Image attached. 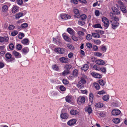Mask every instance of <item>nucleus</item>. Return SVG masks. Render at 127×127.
<instances>
[{
    "label": "nucleus",
    "mask_w": 127,
    "mask_h": 127,
    "mask_svg": "<svg viewBox=\"0 0 127 127\" xmlns=\"http://www.w3.org/2000/svg\"><path fill=\"white\" fill-rule=\"evenodd\" d=\"M86 81L84 79L81 78V80L79 81L77 84V87L79 89H81L83 88L85 84L86 83Z\"/></svg>",
    "instance_id": "1"
},
{
    "label": "nucleus",
    "mask_w": 127,
    "mask_h": 127,
    "mask_svg": "<svg viewBox=\"0 0 127 127\" xmlns=\"http://www.w3.org/2000/svg\"><path fill=\"white\" fill-rule=\"evenodd\" d=\"M102 21L104 23V26L105 27V29H107L109 25V21L108 19L106 17H104L102 18Z\"/></svg>",
    "instance_id": "2"
},
{
    "label": "nucleus",
    "mask_w": 127,
    "mask_h": 127,
    "mask_svg": "<svg viewBox=\"0 0 127 127\" xmlns=\"http://www.w3.org/2000/svg\"><path fill=\"white\" fill-rule=\"evenodd\" d=\"M85 101V97L83 96H80L77 99V102L79 104H81L84 103Z\"/></svg>",
    "instance_id": "3"
},
{
    "label": "nucleus",
    "mask_w": 127,
    "mask_h": 127,
    "mask_svg": "<svg viewBox=\"0 0 127 127\" xmlns=\"http://www.w3.org/2000/svg\"><path fill=\"white\" fill-rule=\"evenodd\" d=\"M54 50L56 52L59 54H63L65 52V49L60 48H57L55 49Z\"/></svg>",
    "instance_id": "4"
},
{
    "label": "nucleus",
    "mask_w": 127,
    "mask_h": 127,
    "mask_svg": "<svg viewBox=\"0 0 127 127\" xmlns=\"http://www.w3.org/2000/svg\"><path fill=\"white\" fill-rule=\"evenodd\" d=\"M121 113V111L117 109H114L112 111V114L114 116H117L119 115Z\"/></svg>",
    "instance_id": "5"
},
{
    "label": "nucleus",
    "mask_w": 127,
    "mask_h": 127,
    "mask_svg": "<svg viewBox=\"0 0 127 127\" xmlns=\"http://www.w3.org/2000/svg\"><path fill=\"white\" fill-rule=\"evenodd\" d=\"M73 11L75 14L74 17L76 18H79L80 16V15L79 13L78 10L77 9H75Z\"/></svg>",
    "instance_id": "6"
},
{
    "label": "nucleus",
    "mask_w": 127,
    "mask_h": 127,
    "mask_svg": "<svg viewBox=\"0 0 127 127\" xmlns=\"http://www.w3.org/2000/svg\"><path fill=\"white\" fill-rule=\"evenodd\" d=\"M110 22L111 23L112 28L114 29L116 28L119 25V23L117 21H113L111 20Z\"/></svg>",
    "instance_id": "7"
},
{
    "label": "nucleus",
    "mask_w": 127,
    "mask_h": 127,
    "mask_svg": "<svg viewBox=\"0 0 127 127\" xmlns=\"http://www.w3.org/2000/svg\"><path fill=\"white\" fill-rule=\"evenodd\" d=\"M48 95L51 96H54L58 94V92L54 90H51L48 92Z\"/></svg>",
    "instance_id": "8"
},
{
    "label": "nucleus",
    "mask_w": 127,
    "mask_h": 127,
    "mask_svg": "<svg viewBox=\"0 0 127 127\" xmlns=\"http://www.w3.org/2000/svg\"><path fill=\"white\" fill-rule=\"evenodd\" d=\"M69 60L68 58L64 57H62L59 59V60L60 62L63 63H68L69 62Z\"/></svg>",
    "instance_id": "9"
},
{
    "label": "nucleus",
    "mask_w": 127,
    "mask_h": 127,
    "mask_svg": "<svg viewBox=\"0 0 127 127\" xmlns=\"http://www.w3.org/2000/svg\"><path fill=\"white\" fill-rule=\"evenodd\" d=\"M9 39V38L7 36H5L3 37H0V42L2 43L3 42H7Z\"/></svg>",
    "instance_id": "10"
},
{
    "label": "nucleus",
    "mask_w": 127,
    "mask_h": 127,
    "mask_svg": "<svg viewBox=\"0 0 127 127\" xmlns=\"http://www.w3.org/2000/svg\"><path fill=\"white\" fill-rule=\"evenodd\" d=\"M60 17L62 19L66 20L70 19L71 16L66 14H62L60 15Z\"/></svg>",
    "instance_id": "11"
},
{
    "label": "nucleus",
    "mask_w": 127,
    "mask_h": 127,
    "mask_svg": "<svg viewBox=\"0 0 127 127\" xmlns=\"http://www.w3.org/2000/svg\"><path fill=\"white\" fill-rule=\"evenodd\" d=\"M95 63L99 65H103L105 64V62L101 59H98L95 61Z\"/></svg>",
    "instance_id": "12"
},
{
    "label": "nucleus",
    "mask_w": 127,
    "mask_h": 127,
    "mask_svg": "<svg viewBox=\"0 0 127 127\" xmlns=\"http://www.w3.org/2000/svg\"><path fill=\"white\" fill-rule=\"evenodd\" d=\"M76 121L75 119H72L69 121L67 123V124L68 125L71 126L75 124Z\"/></svg>",
    "instance_id": "13"
},
{
    "label": "nucleus",
    "mask_w": 127,
    "mask_h": 127,
    "mask_svg": "<svg viewBox=\"0 0 127 127\" xmlns=\"http://www.w3.org/2000/svg\"><path fill=\"white\" fill-rule=\"evenodd\" d=\"M70 113L71 114L74 116H77L79 114V112L75 110H71Z\"/></svg>",
    "instance_id": "14"
},
{
    "label": "nucleus",
    "mask_w": 127,
    "mask_h": 127,
    "mask_svg": "<svg viewBox=\"0 0 127 127\" xmlns=\"http://www.w3.org/2000/svg\"><path fill=\"white\" fill-rule=\"evenodd\" d=\"M92 75L95 78H100L101 77V75L95 72H92L91 73Z\"/></svg>",
    "instance_id": "15"
},
{
    "label": "nucleus",
    "mask_w": 127,
    "mask_h": 127,
    "mask_svg": "<svg viewBox=\"0 0 127 127\" xmlns=\"http://www.w3.org/2000/svg\"><path fill=\"white\" fill-rule=\"evenodd\" d=\"M12 53L17 58H20L21 57V54L15 50L12 52Z\"/></svg>",
    "instance_id": "16"
},
{
    "label": "nucleus",
    "mask_w": 127,
    "mask_h": 127,
    "mask_svg": "<svg viewBox=\"0 0 127 127\" xmlns=\"http://www.w3.org/2000/svg\"><path fill=\"white\" fill-rule=\"evenodd\" d=\"M67 32L71 36L75 34V32L74 30L70 28H68L67 30Z\"/></svg>",
    "instance_id": "17"
},
{
    "label": "nucleus",
    "mask_w": 127,
    "mask_h": 127,
    "mask_svg": "<svg viewBox=\"0 0 127 127\" xmlns=\"http://www.w3.org/2000/svg\"><path fill=\"white\" fill-rule=\"evenodd\" d=\"M8 10V7L6 5H4L2 8V11L4 12H7Z\"/></svg>",
    "instance_id": "18"
},
{
    "label": "nucleus",
    "mask_w": 127,
    "mask_h": 127,
    "mask_svg": "<svg viewBox=\"0 0 127 127\" xmlns=\"http://www.w3.org/2000/svg\"><path fill=\"white\" fill-rule=\"evenodd\" d=\"M61 118L63 119H67L68 117V114L65 113H63L61 115Z\"/></svg>",
    "instance_id": "19"
},
{
    "label": "nucleus",
    "mask_w": 127,
    "mask_h": 127,
    "mask_svg": "<svg viewBox=\"0 0 127 127\" xmlns=\"http://www.w3.org/2000/svg\"><path fill=\"white\" fill-rule=\"evenodd\" d=\"M120 7L121 11L123 13H127V9L125 5L122 6Z\"/></svg>",
    "instance_id": "20"
},
{
    "label": "nucleus",
    "mask_w": 127,
    "mask_h": 127,
    "mask_svg": "<svg viewBox=\"0 0 127 127\" xmlns=\"http://www.w3.org/2000/svg\"><path fill=\"white\" fill-rule=\"evenodd\" d=\"M63 38L64 40L68 42H70V41L71 40V39L67 36L66 35H64L63 36Z\"/></svg>",
    "instance_id": "21"
},
{
    "label": "nucleus",
    "mask_w": 127,
    "mask_h": 127,
    "mask_svg": "<svg viewBox=\"0 0 127 127\" xmlns=\"http://www.w3.org/2000/svg\"><path fill=\"white\" fill-rule=\"evenodd\" d=\"M103 104L100 102L97 103H96L95 105V107L101 108L103 106Z\"/></svg>",
    "instance_id": "22"
},
{
    "label": "nucleus",
    "mask_w": 127,
    "mask_h": 127,
    "mask_svg": "<svg viewBox=\"0 0 127 127\" xmlns=\"http://www.w3.org/2000/svg\"><path fill=\"white\" fill-rule=\"evenodd\" d=\"M66 101L69 103H71L72 100V98L71 96H67L65 97Z\"/></svg>",
    "instance_id": "23"
},
{
    "label": "nucleus",
    "mask_w": 127,
    "mask_h": 127,
    "mask_svg": "<svg viewBox=\"0 0 127 127\" xmlns=\"http://www.w3.org/2000/svg\"><path fill=\"white\" fill-rule=\"evenodd\" d=\"M89 67V66L87 64H85L83 66L81 67V68L85 71H86L88 70Z\"/></svg>",
    "instance_id": "24"
},
{
    "label": "nucleus",
    "mask_w": 127,
    "mask_h": 127,
    "mask_svg": "<svg viewBox=\"0 0 127 127\" xmlns=\"http://www.w3.org/2000/svg\"><path fill=\"white\" fill-rule=\"evenodd\" d=\"M19 8L16 6H14L12 10L13 13L16 12L18 11V9Z\"/></svg>",
    "instance_id": "25"
},
{
    "label": "nucleus",
    "mask_w": 127,
    "mask_h": 127,
    "mask_svg": "<svg viewBox=\"0 0 127 127\" xmlns=\"http://www.w3.org/2000/svg\"><path fill=\"white\" fill-rule=\"evenodd\" d=\"M92 35L93 37L96 38H98L100 37L99 35L97 33H92Z\"/></svg>",
    "instance_id": "26"
},
{
    "label": "nucleus",
    "mask_w": 127,
    "mask_h": 127,
    "mask_svg": "<svg viewBox=\"0 0 127 127\" xmlns=\"http://www.w3.org/2000/svg\"><path fill=\"white\" fill-rule=\"evenodd\" d=\"M85 21L84 20H83L82 19H79L78 21V24L79 25L81 26L84 25L85 23Z\"/></svg>",
    "instance_id": "27"
},
{
    "label": "nucleus",
    "mask_w": 127,
    "mask_h": 127,
    "mask_svg": "<svg viewBox=\"0 0 127 127\" xmlns=\"http://www.w3.org/2000/svg\"><path fill=\"white\" fill-rule=\"evenodd\" d=\"M112 105L115 107H120L121 106L120 103L119 102H116L115 103H112Z\"/></svg>",
    "instance_id": "28"
},
{
    "label": "nucleus",
    "mask_w": 127,
    "mask_h": 127,
    "mask_svg": "<svg viewBox=\"0 0 127 127\" xmlns=\"http://www.w3.org/2000/svg\"><path fill=\"white\" fill-rule=\"evenodd\" d=\"M21 42L23 44L27 45V43H29V40L28 39H24L22 40Z\"/></svg>",
    "instance_id": "29"
},
{
    "label": "nucleus",
    "mask_w": 127,
    "mask_h": 127,
    "mask_svg": "<svg viewBox=\"0 0 127 127\" xmlns=\"http://www.w3.org/2000/svg\"><path fill=\"white\" fill-rule=\"evenodd\" d=\"M69 73V70L66 69L65 70H64V71L62 73V75L63 76H65Z\"/></svg>",
    "instance_id": "30"
},
{
    "label": "nucleus",
    "mask_w": 127,
    "mask_h": 127,
    "mask_svg": "<svg viewBox=\"0 0 127 127\" xmlns=\"http://www.w3.org/2000/svg\"><path fill=\"white\" fill-rule=\"evenodd\" d=\"M53 69L56 71H58L59 69V67L56 64H54L52 66Z\"/></svg>",
    "instance_id": "31"
},
{
    "label": "nucleus",
    "mask_w": 127,
    "mask_h": 127,
    "mask_svg": "<svg viewBox=\"0 0 127 127\" xmlns=\"http://www.w3.org/2000/svg\"><path fill=\"white\" fill-rule=\"evenodd\" d=\"M28 26V24L26 23H24L21 25V28L23 29H26L27 28Z\"/></svg>",
    "instance_id": "32"
},
{
    "label": "nucleus",
    "mask_w": 127,
    "mask_h": 127,
    "mask_svg": "<svg viewBox=\"0 0 127 127\" xmlns=\"http://www.w3.org/2000/svg\"><path fill=\"white\" fill-rule=\"evenodd\" d=\"M23 15V13L21 12H19L15 15V17L16 18H19Z\"/></svg>",
    "instance_id": "33"
},
{
    "label": "nucleus",
    "mask_w": 127,
    "mask_h": 127,
    "mask_svg": "<svg viewBox=\"0 0 127 127\" xmlns=\"http://www.w3.org/2000/svg\"><path fill=\"white\" fill-rule=\"evenodd\" d=\"M94 86L95 88L97 90H99L100 88V87L98 83H95L94 84Z\"/></svg>",
    "instance_id": "34"
},
{
    "label": "nucleus",
    "mask_w": 127,
    "mask_h": 127,
    "mask_svg": "<svg viewBox=\"0 0 127 127\" xmlns=\"http://www.w3.org/2000/svg\"><path fill=\"white\" fill-rule=\"evenodd\" d=\"M78 72L77 70L75 69L73 71L72 74L74 76H77L78 74Z\"/></svg>",
    "instance_id": "35"
},
{
    "label": "nucleus",
    "mask_w": 127,
    "mask_h": 127,
    "mask_svg": "<svg viewBox=\"0 0 127 127\" xmlns=\"http://www.w3.org/2000/svg\"><path fill=\"white\" fill-rule=\"evenodd\" d=\"M98 82L99 84L102 86H103L106 83L105 81L102 79H100L98 80Z\"/></svg>",
    "instance_id": "36"
},
{
    "label": "nucleus",
    "mask_w": 127,
    "mask_h": 127,
    "mask_svg": "<svg viewBox=\"0 0 127 127\" xmlns=\"http://www.w3.org/2000/svg\"><path fill=\"white\" fill-rule=\"evenodd\" d=\"M79 18H80V19L85 21L86 19L87 18V16L83 14L82 15H80V16Z\"/></svg>",
    "instance_id": "37"
},
{
    "label": "nucleus",
    "mask_w": 127,
    "mask_h": 127,
    "mask_svg": "<svg viewBox=\"0 0 127 127\" xmlns=\"http://www.w3.org/2000/svg\"><path fill=\"white\" fill-rule=\"evenodd\" d=\"M92 38V35L90 34H87L86 36V39L88 40H90Z\"/></svg>",
    "instance_id": "38"
},
{
    "label": "nucleus",
    "mask_w": 127,
    "mask_h": 127,
    "mask_svg": "<svg viewBox=\"0 0 127 127\" xmlns=\"http://www.w3.org/2000/svg\"><path fill=\"white\" fill-rule=\"evenodd\" d=\"M109 98V96L108 95H105L103 96L102 99L104 101H107Z\"/></svg>",
    "instance_id": "39"
},
{
    "label": "nucleus",
    "mask_w": 127,
    "mask_h": 127,
    "mask_svg": "<svg viewBox=\"0 0 127 127\" xmlns=\"http://www.w3.org/2000/svg\"><path fill=\"white\" fill-rule=\"evenodd\" d=\"M93 97L94 96L93 94L91 93H90L89 94V98L91 101L92 102L93 101Z\"/></svg>",
    "instance_id": "40"
},
{
    "label": "nucleus",
    "mask_w": 127,
    "mask_h": 127,
    "mask_svg": "<svg viewBox=\"0 0 127 127\" xmlns=\"http://www.w3.org/2000/svg\"><path fill=\"white\" fill-rule=\"evenodd\" d=\"M110 21L111 20L112 21V20H113V18L115 16V14L111 12L110 13Z\"/></svg>",
    "instance_id": "41"
},
{
    "label": "nucleus",
    "mask_w": 127,
    "mask_h": 127,
    "mask_svg": "<svg viewBox=\"0 0 127 127\" xmlns=\"http://www.w3.org/2000/svg\"><path fill=\"white\" fill-rule=\"evenodd\" d=\"M113 121L114 123L116 124H117L119 123V122L120 121V120L119 119L116 118L114 119H113Z\"/></svg>",
    "instance_id": "42"
},
{
    "label": "nucleus",
    "mask_w": 127,
    "mask_h": 127,
    "mask_svg": "<svg viewBox=\"0 0 127 127\" xmlns=\"http://www.w3.org/2000/svg\"><path fill=\"white\" fill-rule=\"evenodd\" d=\"M28 62L27 60L23 61L21 63V64L23 66L26 65L28 64Z\"/></svg>",
    "instance_id": "43"
},
{
    "label": "nucleus",
    "mask_w": 127,
    "mask_h": 127,
    "mask_svg": "<svg viewBox=\"0 0 127 127\" xmlns=\"http://www.w3.org/2000/svg\"><path fill=\"white\" fill-rule=\"evenodd\" d=\"M5 56L6 58L9 59L11 58L12 55L10 53H7L5 54Z\"/></svg>",
    "instance_id": "44"
},
{
    "label": "nucleus",
    "mask_w": 127,
    "mask_h": 127,
    "mask_svg": "<svg viewBox=\"0 0 127 127\" xmlns=\"http://www.w3.org/2000/svg\"><path fill=\"white\" fill-rule=\"evenodd\" d=\"M71 38L74 41H78V39L75 36V34H73V35H72L71 36Z\"/></svg>",
    "instance_id": "45"
},
{
    "label": "nucleus",
    "mask_w": 127,
    "mask_h": 127,
    "mask_svg": "<svg viewBox=\"0 0 127 127\" xmlns=\"http://www.w3.org/2000/svg\"><path fill=\"white\" fill-rule=\"evenodd\" d=\"M100 69L102 72L104 73H105L106 72V70L105 67H102L100 68Z\"/></svg>",
    "instance_id": "46"
},
{
    "label": "nucleus",
    "mask_w": 127,
    "mask_h": 127,
    "mask_svg": "<svg viewBox=\"0 0 127 127\" xmlns=\"http://www.w3.org/2000/svg\"><path fill=\"white\" fill-rule=\"evenodd\" d=\"M18 33V32L17 31H15L12 32L11 33L12 36H14L17 34Z\"/></svg>",
    "instance_id": "47"
},
{
    "label": "nucleus",
    "mask_w": 127,
    "mask_h": 127,
    "mask_svg": "<svg viewBox=\"0 0 127 127\" xmlns=\"http://www.w3.org/2000/svg\"><path fill=\"white\" fill-rule=\"evenodd\" d=\"M94 42L95 44L98 45H99L101 43V41L99 39H96L94 40Z\"/></svg>",
    "instance_id": "48"
},
{
    "label": "nucleus",
    "mask_w": 127,
    "mask_h": 127,
    "mask_svg": "<svg viewBox=\"0 0 127 127\" xmlns=\"http://www.w3.org/2000/svg\"><path fill=\"white\" fill-rule=\"evenodd\" d=\"M60 89L61 91H65L66 90V88L63 85L60 86Z\"/></svg>",
    "instance_id": "49"
},
{
    "label": "nucleus",
    "mask_w": 127,
    "mask_h": 127,
    "mask_svg": "<svg viewBox=\"0 0 127 127\" xmlns=\"http://www.w3.org/2000/svg\"><path fill=\"white\" fill-rule=\"evenodd\" d=\"M87 111L89 114L91 113L92 111V108L91 107L89 106L87 109Z\"/></svg>",
    "instance_id": "50"
},
{
    "label": "nucleus",
    "mask_w": 127,
    "mask_h": 127,
    "mask_svg": "<svg viewBox=\"0 0 127 127\" xmlns=\"http://www.w3.org/2000/svg\"><path fill=\"white\" fill-rule=\"evenodd\" d=\"M94 27L95 28H100L101 29H102V28L101 26L100 25L98 24H97L95 25H94Z\"/></svg>",
    "instance_id": "51"
},
{
    "label": "nucleus",
    "mask_w": 127,
    "mask_h": 127,
    "mask_svg": "<svg viewBox=\"0 0 127 127\" xmlns=\"http://www.w3.org/2000/svg\"><path fill=\"white\" fill-rule=\"evenodd\" d=\"M22 51L24 53H27L29 51V50L28 48L26 47L23 48Z\"/></svg>",
    "instance_id": "52"
},
{
    "label": "nucleus",
    "mask_w": 127,
    "mask_h": 127,
    "mask_svg": "<svg viewBox=\"0 0 127 127\" xmlns=\"http://www.w3.org/2000/svg\"><path fill=\"white\" fill-rule=\"evenodd\" d=\"M63 83L65 85H67L69 83V81L66 79H64L63 80Z\"/></svg>",
    "instance_id": "53"
},
{
    "label": "nucleus",
    "mask_w": 127,
    "mask_h": 127,
    "mask_svg": "<svg viewBox=\"0 0 127 127\" xmlns=\"http://www.w3.org/2000/svg\"><path fill=\"white\" fill-rule=\"evenodd\" d=\"M94 55L97 57H100L102 56V54L99 52H95L94 53Z\"/></svg>",
    "instance_id": "54"
},
{
    "label": "nucleus",
    "mask_w": 127,
    "mask_h": 127,
    "mask_svg": "<svg viewBox=\"0 0 127 127\" xmlns=\"http://www.w3.org/2000/svg\"><path fill=\"white\" fill-rule=\"evenodd\" d=\"M24 36V34L23 33H21L20 34H18V38L19 39H22V38Z\"/></svg>",
    "instance_id": "55"
},
{
    "label": "nucleus",
    "mask_w": 127,
    "mask_h": 127,
    "mask_svg": "<svg viewBox=\"0 0 127 127\" xmlns=\"http://www.w3.org/2000/svg\"><path fill=\"white\" fill-rule=\"evenodd\" d=\"M16 48L18 50H20L22 48V46L20 44H18L16 45Z\"/></svg>",
    "instance_id": "56"
},
{
    "label": "nucleus",
    "mask_w": 127,
    "mask_h": 127,
    "mask_svg": "<svg viewBox=\"0 0 127 127\" xmlns=\"http://www.w3.org/2000/svg\"><path fill=\"white\" fill-rule=\"evenodd\" d=\"M67 46L70 49L73 50V47L72 44H67Z\"/></svg>",
    "instance_id": "57"
},
{
    "label": "nucleus",
    "mask_w": 127,
    "mask_h": 127,
    "mask_svg": "<svg viewBox=\"0 0 127 127\" xmlns=\"http://www.w3.org/2000/svg\"><path fill=\"white\" fill-rule=\"evenodd\" d=\"M86 46L89 48H91L92 47L91 44L89 43H87L86 44Z\"/></svg>",
    "instance_id": "58"
},
{
    "label": "nucleus",
    "mask_w": 127,
    "mask_h": 127,
    "mask_svg": "<svg viewBox=\"0 0 127 127\" xmlns=\"http://www.w3.org/2000/svg\"><path fill=\"white\" fill-rule=\"evenodd\" d=\"M118 3L120 5H119L120 7H121V6H122L125 5L123 3V2H122L120 0H118Z\"/></svg>",
    "instance_id": "59"
},
{
    "label": "nucleus",
    "mask_w": 127,
    "mask_h": 127,
    "mask_svg": "<svg viewBox=\"0 0 127 127\" xmlns=\"http://www.w3.org/2000/svg\"><path fill=\"white\" fill-rule=\"evenodd\" d=\"M65 68L69 70L72 67L71 65L70 64L66 65L65 66Z\"/></svg>",
    "instance_id": "60"
},
{
    "label": "nucleus",
    "mask_w": 127,
    "mask_h": 127,
    "mask_svg": "<svg viewBox=\"0 0 127 127\" xmlns=\"http://www.w3.org/2000/svg\"><path fill=\"white\" fill-rule=\"evenodd\" d=\"M9 48L10 50H13L14 49V45L13 43H11L9 45Z\"/></svg>",
    "instance_id": "61"
},
{
    "label": "nucleus",
    "mask_w": 127,
    "mask_h": 127,
    "mask_svg": "<svg viewBox=\"0 0 127 127\" xmlns=\"http://www.w3.org/2000/svg\"><path fill=\"white\" fill-rule=\"evenodd\" d=\"M93 67L94 68L95 70H99V68L98 66L97 65H95L94 66H93Z\"/></svg>",
    "instance_id": "62"
},
{
    "label": "nucleus",
    "mask_w": 127,
    "mask_h": 127,
    "mask_svg": "<svg viewBox=\"0 0 127 127\" xmlns=\"http://www.w3.org/2000/svg\"><path fill=\"white\" fill-rule=\"evenodd\" d=\"M55 42L57 43H58L59 44H60L61 43V40L59 38H56V40Z\"/></svg>",
    "instance_id": "63"
},
{
    "label": "nucleus",
    "mask_w": 127,
    "mask_h": 127,
    "mask_svg": "<svg viewBox=\"0 0 127 127\" xmlns=\"http://www.w3.org/2000/svg\"><path fill=\"white\" fill-rule=\"evenodd\" d=\"M15 28L14 26L12 25H11L9 26L8 28L10 30H13Z\"/></svg>",
    "instance_id": "64"
}]
</instances>
